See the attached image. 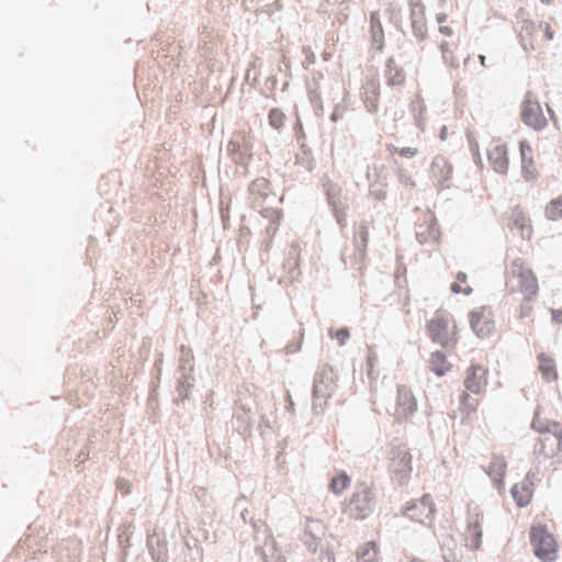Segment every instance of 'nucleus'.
Segmentation results:
<instances>
[{
  "label": "nucleus",
  "instance_id": "12",
  "mask_svg": "<svg viewBox=\"0 0 562 562\" xmlns=\"http://www.w3.org/2000/svg\"><path fill=\"white\" fill-rule=\"evenodd\" d=\"M522 121L535 130H542L547 125V119L538 101L527 98L521 109Z\"/></svg>",
  "mask_w": 562,
  "mask_h": 562
},
{
  "label": "nucleus",
  "instance_id": "28",
  "mask_svg": "<svg viewBox=\"0 0 562 562\" xmlns=\"http://www.w3.org/2000/svg\"><path fill=\"white\" fill-rule=\"evenodd\" d=\"M451 291L457 294H470L472 288L468 284V277L464 272L457 274L456 281L451 284Z\"/></svg>",
  "mask_w": 562,
  "mask_h": 562
},
{
  "label": "nucleus",
  "instance_id": "31",
  "mask_svg": "<svg viewBox=\"0 0 562 562\" xmlns=\"http://www.w3.org/2000/svg\"><path fill=\"white\" fill-rule=\"evenodd\" d=\"M269 123L273 128H281L285 122V114L280 109H272L269 112Z\"/></svg>",
  "mask_w": 562,
  "mask_h": 562
},
{
  "label": "nucleus",
  "instance_id": "40",
  "mask_svg": "<svg viewBox=\"0 0 562 562\" xmlns=\"http://www.w3.org/2000/svg\"><path fill=\"white\" fill-rule=\"evenodd\" d=\"M441 52H442L443 58H446V59H447V58H448L447 54H448V52H449V49H448V43H442V44H441Z\"/></svg>",
  "mask_w": 562,
  "mask_h": 562
},
{
  "label": "nucleus",
  "instance_id": "37",
  "mask_svg": "<svg viewBox=\"0 0 562 562\" xmlns=\"http://www.w3.org/2000/svg\"><path fill=\"white\" fill-rule=\"evenodd\" d=\"M552 321L557 324H562V308L551 311Z\"/></svg>",
  "mask_w": 562,
  "mask_h": 562
},
{
  "label": "nucleus",
  "instance_id": "29",
  "mask_svg": "<svg viewBox=\"0 0 562 562\" xmlns=\"http://www.w3.org/2000/svg\"><path fill=\"white\" fill-rule=\"evenodd\" d=\"M349 484V476L346 473H339L331 479L329 487L335 494H341L348 488Z\"/></svg>",
  "mask_w": 562,
  "mask_h": 562
},
{
  "label": "nucleus",
  "instance_id": "41",
  "mask_svg": "<svg viewBox=\"0 0 562 562\" xmlns=\"http://www.w3.org/2000/svg\"><path fill=\"white\" fill-rule=\"evenodd\" d=\"M480 63L483 67H486V58L484 55L479 56Z\"/></svg>",
  "mask_w": 562,
  "mask_h": 562
},
{
  "label": "nucleus",
  "instance_id": "1",
  "mask_svg": "<svg viewBox=\"0 0 562 562\" xmlns=\"http://www.w3.org/2000/svg\"><path fill=\"white\" fill-rule=\"evenodd\" d=\"M505 290L510 295L521 296L519 316L529 317L532 313L531 302L539 293V282L536 273L524 259L516 258L507 265Z\"/></svg>",
  "mask_w": 562,
  "mask_h": 562
},
{
  "label": "nucleus",
  "instance_id": "24",
  "mask_svg": "<svg viewBox=\"0 0 562 562\" xmlns=\"http://www.w3.org/2000/svg\"><path fill=\"white\" fill-rule=\"evenodd\" d=\"M370 510L371 507L368 497H360L359 495L352 497L348 508L349 515L355 519H363Z\"/></svg>",
  "mask_w": 562,
  "mask_h": 562
},
{
  "label": "nucleus",
  "instance_id": "34",
  "mask_svg": "<svg viewBox=\"0 0 562 562\" xmlns=\"http://www.w3.org/2000/svg\"><path fill=\"white\" fill-rule=\"evenodd\" d=\"M329 336L338 340L339 345L342 346L348 340L350 333L347 328L329 329Z\"/></svg>",
  "mask_w": 562,
  "mask_h": 562
},
{
  "label": "nucleus",
  "instance_id": "6",
  "mask_svg": "<svg viewBox=\"0 0 562 562\" xmlns=\"http://www.w3.org/2000/svg\"><path fill=\"white\" fill-rule=\"evenodd\" d=\"M483 513L477 505H468L467 527L464 530V544L471 550H477L482 543Z\"/></svg>",
  "mask_w": 562,
  "mask_h": 562
},
{
  "label": "nucleus",
  "instance_id": "4",
  "mask_svg": "<svg viewBox=\"0 0 562 562\" xmlns=\"http://www.w3.org/2000/svg\"><path fill=\"white\" fill-rule=\"evenodd\" d=\"M552 429L540 431L533 454L538 463H544L559 457L562 450V427L554 423Z\"/></svg>",
  "mask_w": 562,
  "mask_h": 562
},
{
  "label": "nucleus",
  "instance_id": "42",
  "mask_svg": "<svg viewBox=\"0 0 562 562\" xmlns=\"http://www.w3.org/2000/svg\"><path fill=\"white\" fill-rule=\"evenodd\" d=\"M553 0H540L541 3L543 4H551Z\"/></svg>",
  "mask_w": 562,
  "mask_h": 562
},
{
  "label": "nucleus",
  "instance_id": "14",
  "mask_svg": "<svg viewBox=\"0 0 562 562\" xmlns=\"http://www.w3.org/2000/svg\"><path fill=\"white\" fill-rule=\"evenodd\" d=\"M412 454L404 446H398L392 451L391 469L402 479H407L412 472Z\"/></svg>",
  "mask_w": 562,
  "mask_h": 562
},
{
  "label": "nucleus",
  "instance_id": "26",
  "mask_svg": "<svg viewBox=\"0 0 562 562\" xmlns=\"http://www.w3.org/2000/svg\"><path fill=\"white\" fill-rule=\"evenodd\" d=\"M429 367L430 370L439 376L443 375L451 369V364L447 361L446 356L440 351H436L430 355Z\"/></svg>",
  "mask_w": 562,
  "mask_h": 562
},
{
  "label": "nucleus",
  "instance_id": "43",
  "mask_svg": "<svg viewBox=\"0 0 562 562\" xmlns=\"http://www.w3.org/2000/svg\"><path fill=\"white\" fill-rule=\"evenodd\" d=\"M279 562H283V561H279Z\"/></svg>",
  "mask_w": 562,
  "mask_h": 562
},
{
  "label": "nucleus",
  "instance_id": "38",
  "mask_svg": "<svg viewBox=\"0 0 562 562\" xmlns=\"http://www.w3.org/2000/svg\"><path fill=\"white\" fill-rule=\"evenodd\" d=\"M439 32L446 36H451L453 34V31L450 26L441 25L439 27Z\"/></svg>",
  "mask_w": 562,
  "mask_h": 562
},
{
  "label": "nucleus",
  "instance_id": "39",
  "mask_svg": "<svg viewBox=\"0 0 562 562\" xmlns=\"http://www.w3.org/2000/svg\"><path fill=\"white\" fill-rule=\"evenodd\" d=\"M447 19H448V15H447L446 13H443V12L438 13V14L436 15V20H437V22H438V23H440V24H441V23H443V22H446V21H447Z\"/></svg>",
  "mask_w": 562,
  "mask_h": 562
},
{
  "label": "nucleus",
  "instance_id": "3",
  "mask_svg": "<svg viewBox=\"0 0 562 562\" xmlns=\"http://www.w3.org/2000/svg\"><path fill=\"white\" fill-rule=\"evenodd\" d=\"M554 32L548 22H525L520 31V41L526 50L542 53L549 48Z\"/></svg>",
  "mask_w": 562,
  "mask_h": 562
},
{
  "label": "nucleus",
  "instance_id": "23",
  "mask_svg": "<svg viewBox=\"0 0 562 562\" xmlns=\"http://www.w3.org/2000/svg\"><path fill=\"white\" fill-rule=\"evenodd\" d=\"M370 34L372 40V47L375 50H382L384 46V31L381 23L379 12H372L370 15Z\"/></svg>",
  "mask_w": 562,
  "mask_h": 562
},
{
  "label": "nucleus",
  "instance_id": "13",
  "mask_svg": "<svg viewBox=\"0 0 562 562\" xmlns=\"http://www.w3.org/2000/svg\"><path fill=\"white\" fill-rule=\"evenodd\" d=\"M451 175L452 167L449 161L443 157H436L429 170V177L434 186H436L438 189H445L449 187Z\"/></svg>",
  "mask_w": 562,
  "mask_h": 562
},
{
  "label": "nucleus",
  "instance_id": "27",
  "mask_svg": "<svg viewBox=\"0 0 562 562\" xmlns=\"http://www.w3.org/2000/svg\"><path fill=\"white\" fill-rule=\"evenodd\" d=\"M546 216L550 221H558L562 218V196L551 200L544 210Z\"/></svg>",
  "mask_w": 562,
  "mask_h": 562
},
{
  "label": "nucleus",
  "instance_id": "19",
  "mask_svg": "<svg viewBox=\"0 0 562 562\" xmlns=\"http://www.w3.org/2000/svg\"><path fill=\"white\" fill-rule=\"evenodd\" d=\"M521 168L524 178L527 181H532L538 177V170L533 160L532 148L527 140L519 143Z\"/></svg>",
  "mask_w": 562,
  "mask_h": 562
},
{
  "label": "nucleus",
  "instance_id": "20",
  "mask_svg": "<svg viewBox=\"0 0 562 562\" xmlns=\"http://www.w3.org/2000/svg\"><path fill=\"white\" fill-rule=\"evenodd\" d=\"M362 99L369 112H376L380 100V82L376 78H370L363 85Z\"/></svg>",
  "mask_w": 562,
  "mask_h": 562
},
{
  "label": "nucleus",
  "instance_id": "33",
  "mask_svg": "<svg viewBox=\"0 0 562 562\" xmlns=\"http://www.w3.org/2000/svg\"><path fill=\"white\" fill-rule=\"evenodd\" d=\"M261 214L269 218L273 223V232L277 231L279 222L282 217V212L276 209H266L261 212Z\"/></svg>",
  "mask_w": 562,
  "mask_h": 562
},
{
  "label": "nucleus",
  "instance_id": "5",
  "mask_svg": "<svg viewBox=\"0 0 562 562\" xmlns=\"http://www.w3.org/2000/svg\"><path fill=\"white\" fill-rule=\"evenodd\" d=\"M530 541L535 554L544 562L554 561L558 557V543L546 526L537 525L530 530Z\"/></svg>",
  "mask_w": 562,
  "mask_h": 562
},
{
  "label": "nucleus",
  "instance_id": "9",
  "mask_svg": "<svg viewBox=\"0 0 562 562\" xmlns=\"http://www.w3.org/2000/svg\"><path fill=\"white\" fill-rule=\"evenodd\" d=\"M488 370L482 364H472L464 372V391L481 396L487 386Z\"/></svg>",
  "mask_w": 562,
  "mask_h": 562
},
{
  "label": "nucleus",
  "instance_id": "22",
  "mask_svg": "<svg viewBox=\"0 0 562 562\" xmlns=\"http://www.w3.org/2000/svg\"><path fill=\"white\" fill-rule=\"evenodd\" d=\"M507 470V462L504 456L495 454L486 469V473L498 485H502Z\"/></svg>",
  "mask_w": 562,
  "mask_h": 562
},
{
  "label": "nucleus",
  "instance_id": "35",
  "mask_svg": "<svg viewBox=\"0 0 562 562\" xmlns=\"http://www.w3.org/2000/svg\"><path fill=\"white\" fill-rule=\"evenodd\" d=\"M269 189V181L265 178H261V179H256L255 181H252L251 186H250V191L252 193H265V191H267Z\"/></svg>",
  "mask_w": 562,
  "mask_h": 562
},
{
  "label": "nucleus",
  "instance_id": "18",
  "mask_svg": "<svg viewBox=\"0 0 562 562\" xmlns=\"http://www.w3.org/2000/svg\"><path fill=\"white\" fill-rule=\"evenodd\" d=\"M538 371L542 380L547 383L557 382L559 379V372L555 359L553 356L547 352H540L537 356Z\"/></svg>",
  "mask_w": 562,
  "mask_h": 562
},
{
  "label": "nucleus",
  "instance_id": "30",
  "mask_svg": "<svg viewBox=\"0 0 562 562\" xmlns=\"http://www.w3.org/2000/svg\"><path fill=\"white\" fill-rule=\"evenodd\" d=\"M386 76L390 86H402L406 79L404 70L398 67H390Z\"/></svg>",
  "mask_w": 562,
  "mask_h": 562
},
{
  "label": "nucleus",
  "instance_id": "15",
  "mask_svg": "<svg viewBox=\"0 0 562 562\" xmlns=\"http://www.w3.org/2000/svg\"><path fill=\"white\" fill-rule=\"evenodd\" d=\"M490 166L498 173H506L509 166L508 149L505 144L493 143L487 150Z\"/></svg>",
  "mask_w": 562,
  "mask_h": 562
},
{
  "label": "nucleus",
  "instance_id": "11",
  "mask_svg": "<svg viewBox=\"0 0 562 562\" xmlns=\"http://www.w3.org/2000/svg\"><path fill=\"white\" fill-rule=\"evenodd\" d=\"M508 227L516 232L522 239L530 240L533 228L529 215L519 206L512 209L508 217Z\"/></svg>",
  "mask_w": 562,
  "mask_h": 562
},
{
  "label": "nucleus",
  "instance_id": "21",
  "mask_svg": "<svg viewBox=\"0 0 562 562\" xmlns=\"http://www.w3.org/2000/svg\"><path fill=\"white\" fill-rule=\"evenodd\" d=\"M481 404L480 396L473 395L471 392L464 391L459 398V411L463 420H468L476 413Z\"/></svg>",
  "mask_w": 562,
  "mask_h": 562
},
{
  "label": "nucleus",
  "instance_id": "36",
  "mask_svg": "<svg viewBox=\"0 0 562 562\" xmlns=\"http://www.w3.org/2000/svg\"><path fill=\"white\" fill-rule=\"evenodd\" d=\"M393 153H395L398 156L404 157V158H413L414 156H416L418 154V150L415 147H402V148L394 147Z\"/></svg>",
  "mask_w": 562,
  "mask_h": 562
},
{
  "label": "nucleus",
  "instance_id": "25",
  "mask_svg": "<svg viewBox=\"0 0 562 562\" xmlns=\"http://www.w3.org/2000/svg\"><path fill=\"white\" fill-rule=\"evenodd\" d=\"M358 562H379L380 551L375 541H368L360 546L356 552Z\"/></svg>",
  "mask_w": 562,
  "mask_h": 562
},
{
  "label": "nucleus",
  "instance_id": "17",
  "mask_svg": "<svg viewBox=\"0 0 562 562\" xmlns=\"http://www.w3.org/2000/svg\"><path fill=\"white\" fill-rule=\"evenodd\" d=\"M533 474L527 475L512 487V495L519 507L530 503L533 494Z\"/></svg>",
  "mask_w": 562,
  "mask_h": 562
},
{
  "label": "nucleus",
  "instance_id": "10",
  "mask_svg": "<svg viewBox=\"0 0 562 562\" xmlns=\"http://www.w3.org/2000/svg\"><path fill=\"white\" fill-rule=\"evenodd\" d=\"M435 513L436 508L430 495H424L406 509L407 516L420 524H430Z\"/></svg>",
  "mask_w": 562,
  "mask_h": 562
},
{
  "label": "nucleus",
  "instance_id": "16",
  "mask_svg": "<svg viewBox=\"0 0 562 562\" xmlns=\"http://www.w3.org/2000/svg\"><path fill=\"white\" fill-rule=\"evenodd\" d=\"M471 326L479 336L488 335L494 328L492 312L485 307L473 311L471 313Z\"/></svg>",
  "mask_w": 562,
  "mask_h": 562
},
{
  "label": "nucleus",
  "instance_id": "8",
  "mask_svg": "<svg viewBox=\"0 0 562 562\" xmlns=\"http://www.w3.org/2000/svg\"><path fill=\"white\" fill-rule=\"evenodd\" d=\"M417 411V402L413 392L407 386L397 389L393 417L397 423L407 422Z\"/></svg>",
  "mask_w": 562,
  "mask_h": 562
},
{
  "label": "nucleus",
  "instance_id": "7",
  "mask_svg": "<svg viewBox=\"0 0 562 562\" xmlns=\"http://www.w3.org/2000/svg\"><path fill=\"white\" fill-rule=\"evenodd\" d=\"M337 387V375L331 368H323L315 378L314 382V403L318 406L327 404V400L333 396Z\"/></svg>",
  "mask_w": 562,
  "mask_h": 562
},
{
  "label": "nucleus",
  "instance_id": "2",
  "mask_svg": "<svg viewBox=\"0 0 562 562\" xmlns=\"http://www.w3.org/2000/svg\"><path fill=\"white\" fill-rule=\"evenodd\" d=\"M427 330L432 341L446 349H453L458 341L454 319L446 312H437L428 322Z\"/></svg>",
  "mask_w": 562,
  "mask_h": 562
},
{
  "label": "nucleus",
  "instance_id": "32",
  "mask_svg": "<svg viewBox=\"0 0 562 562\" xmlns=\"http://www.w3.org/2000/svg\"><path fill=\"white\" fill-rule=\"evenodd\" d=\"M357 234H358V238L360 239V244H359L360 256H361V258H363L366 255V249H367L368 238H369L368 227L363 226V225L360 226Z\"/></svg>",
  "mask_w": 562,
  "mask_h": 562
}]
</instances>
